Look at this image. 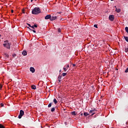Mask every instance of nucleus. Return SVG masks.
Here are the masks:
<instances>
[{"label":"nucleus","mask_w":128,"mask_h":128,"mask_svg":"<svg viewBox=\"0 0 128 128\" xmlns=\"http://www.w3.org/2000/svg\"><path fill=\"white\" fill-rule=\"evenodd\" d=\"M128 52V46H127L126 48H125V52Z\"/></svg>","instance_id":"obj_19"},{"label":"nucleus","mask_w":128,"mask_h":128,"mask_svg":"<svg viewBox=\"0 0 128 128\" xmlns=\"http://www.w3.org/2000/svg\"><path fill=\"white\" fill-rule=\"evenodd\" d=\"M40 12V9L38 8H35L32 10V14H38Z\"/></svg>","instance_id":"obj_1"},{"label":"nucleus","mask_w":128,"mask_h":128,"mask_svg":"<svg viewBox=\"0 0 128 128\" xmlns=\"http://www.w3.org/2000/svg\"><path fill=\"white\" fill-rule=\"evenodd\" d=\"M24 114V112L22 110H20V114L18 116V118H22V117Z\"/></svg>","instance_id":"obj_3"},{"label":"nucleus","mask_w":128,"mask_h":128,"mask_svg":"<svg viewBox=\"0 0 128 128\" xmlns=\"http://www.w3.org/2000/svg\"><path fill=\"white\" fill-rule=\"evenodd\" d=\"M31 88H32V90H36V86H34V85H32L31 86Z\"/></svg>","instance_id":"obj_12"},{"label":"nucleus","mask_w":128,"mask_h":128,"mask_svg":"<svg viewBox=\"0 0 128 128\" xmlns=\"http://www.w3.org/2000/svg\"><path fill=\"white\" fill-rule=\"evenodd\" d=\"M58 14H62L61 12H58Z\"/></svg>","instance_id":"obj_37"},{"label":"nucleus","mask_w":128,"mask_h":128,"mask_svg":"<svg viewBox=\"0 0 128 128\" xmlns=\"http://www.w3.org/2000/svg\"><path fill=\"white\" fill-rule=\"evenodd\" d=\"M60 72H62V70H60Z\"/></svg>","instance_id":"obj_42"},{"label":"nucleus","mask_w":128,"mask_h":128,"mask_svg":"<svg viewBox=\"0 0 128 128\" xmlns=\"http://www.w3.org/2000/svg\"><path fill=\"white\" fill-rule=\"evenodd\" d=\"M96 112V109L92 110L89 111V112L90 114H91V116H94V114H96V112Z\"/></svg>","instance_id":"obj_4"},{"label":"nucleus","mask_w":128,"mask_h":128,"mask_svg":"<svg viewBox=\"0 0 128 128\" xmlns=\"http://www.w3.org/2000/svg\"><path fill=\"white\" fill-rule=\"evenodd\" d=\"M27 24L28 26H29L30 28H32V26H31L30 24L27 23Z\"/></svg>","instance_id":"obj_25"},{"label":"nucleus","mask_w":128,"mask_h":128,"mask_svg":"<svg viewBox=\"0 0 128 128\" xmlns=\"http://www.w3.org/2000/svg\"><path fill=\"white\" fill-rule=\"evenodd\" d=\"M31 28H32V30H35L34 26H32Z\"/></svg>","instance_id":"obj_30"},{"label":"nucleus","mask_w":128,"mask_h":128,"mask_svg":"<svg viewBox=\"0 0 128 128\" xmlns=\"http://www.w3.org/2000/svg\"><path fill=\"white\" fill-rule=\"evenodd\" d=\"M125 72H128V68L125 70Z\"/></svg>","instance_id":"obj_27"},{"label":"nucleus","mask_w":128,"mask_h":128,"mask_svg":"<svg viewBox=\"0 0 128 128\" xmlns=\"http://www.w3.org/2000/svg\"><path fill=\"white\" fill-rule=\"evenodd\" d=\"M72 66H76V64H73Z\"/></svg>","instance_id":"obj_36"},{"label":"nucleus","mask_w":128,"mask_h":128,"mask_svg":"<svg viewBox=\"0 0 128 128\" xmlns=\"http://www.w3.org/2000/svg\"><path fill=\"white\" fill-rule=\"evenodd\" d=\"M0 106L2 107L4 106V104L3 103H0Z\"/></svg>","instance_id":"obj_31"},{"label":"nucleus","mask_w":128,"mask_h":128,"mask_svg":"<svg viewBox=\"0 0 128 128\" xmlns=\"http://www.w3.org/2000/svg\"><path fill=\"white\" fill-rule=\"evenodd\" d=\"M62 76H66V73H62Z\"/></svg>","instance_id":"obj_20"},{"label":"nucleus","mask_w":128,"mask_h":128,"mask_svg":"<svg viewBox=\"0 0 128 128\" xmlns=\"http://www.w3.org/2000/svg\"><path fill=\"white\" fill-rule=\"evenodd\" d=\"M0 128H6V127H4V126L2 124H0Z\"/></svg>","instance_id":"obj_18"},{"label":"nucleus","mask_w":128,"mask_h":128,"mask_svg":"<svg viewBox=\"0 0 128 128\" xmlns=\"http://www.w3.org/2000/svg\"><path fill=\"white\" fill-rule=\"evenodd\" d=\"M2 85L0 84V90H2Z\"/></svg>","instance_id":"obj_28"},{"label":"nucleus","mask_w":128,"mask_h":128,"mask_svg":"<svg viewBox=\"0 0 128 128\" xmlns=\"http://www.w3.org/2000/svg\"><path fill=\"white\" fill-rule=\"evenodd\" d=\"M58 32H61L62 30L60 29V28H59L58 29Z\"/></svg>","instance_id":"obj_22"},{"label":"nucleus","mask_w":128,"mask_h":128,"mask_svg":"<svg viewBox=\"0 0 128 128\" xmlns=\"http://www.w3.org/2000/svg\"><path fill=\"white\" fill-rule=\"evenodd\" d=\"M34 0H31V2H34Z\"/></svg>","instance_id":"obj_35"},{"label":"nucleus","mask_w":128,"mask_h":128,"mask_svg":"<svg viewBox=\"0 0 128 128\" xmlns=\"http://www.w3.org/2000/svg\"><path fill=\"white\" fill-rule=\"evenodd\" d=\"M116 12H120V9L116 8Z\"/></svg>","instance_id":"obj_15"},{"label":"nucleus","mask_w":128,"mask_h":128,"mask_svg":"<svg viewBox=\"0 0 128 128\" xmlns=\"http://www.w3.org/2000/svg\"><path fill=\"white\" fill-rule=\"evenodd\" d=\"M35 70H34V68L33 67L30 68V72H31L32 74H34Z\"/></svg>","instance_id":"obj_9"},{"label":"nucleus","mask_w":128,"mask_h":128,"mask_svg":"<svg viewBox=\"0 0 128 128\" xmlns=\"http://www.w3.org/2000/svg\"><path fill=\"white\" fill-rule=\"evenodd\" d=\"M68 68H70V66L68 64V65H67V66H64L63 69L64 70V72H66L68 70Z\"/></svg>","instance_id":"obj_8"},{"label":"nucleus","mask_w":128,"mask_h":128,"mask_svg":"<svg viewBox=\"0 0 128 128\" xmlns=\"http://www.w3.org/2000/svg\"><path fill=\"white\" fill-rule=\"evenodd\" d=\"M53 102L55 104H58V100H56V98L54 99Z\"/></svg>","instance_id":"obj_14"},{"label":"nucleus","mask_w":128,"mask_h":128,"mask_svg":"<svg viewBox=\"0 0 128 128\" xmlns=\"http://www.w3.org/2000/svg\"><path fill=\"white\" fill-rule=\"evenodd\" d=\"M22 14H26V12H24V10H22Z\"/></svg>","instance_id":"obj_29"},{"label":"nucleus","mask_w":128,"mask_h":128,"mask_svg":"<svg viewBox=\"0 0 128 128\" xmlns=\"http://www.w3.org/2000/svg\"><path fill=\"white\" fill-rule=\"evenodd\" d=\"M108 18L111 22H114V15H110L109 16Z\"/></svg>","instance_id":"obj_5"},{"label":"nucleus","mask_w":128,"mask_h":128,"mask_svg":"<svg viewBox=\"0 0 128 128\" xmlns=\"http://www.w3.org/2000/svg\"><path fill=\"white\" fill-rule=\"evenodd\" d=\"M34 26V28H38V25L34 24V26Z\"/></svg>","instance_id":"obj_26"},{"label":"nucleus","mask_w":128,"mask_h":128,"mask_svg":"<svg viewBox=\"0 0 128 128\" xmlns=\"http://www.w3.org/2000/svg\"><path fill=\"white\" fill-rule=\"evenodd\" d=\"M58 80L60 82H62V76H58Z\"/></svg>","instance_id":"obj_11"},{"label":"nucleus","mask_w":128,"mask_h":128,"mask_svg":"<svg viewBox=\"0 0 128 128\" xmlns=\"http://www.w3.org/2000/svg\"><path fill=\"white\" fill-rule=\"evenodd\" d=\"M4 42L5 44L9 43V42H8V40L4 41Z\"/></svg>","instance_id":"obj_23"},{"label":"nucleus","mask_w":128,"mask_h":128,"mask_svg":"<svg viewBox=\"0 0 128 128\" xmlns=\"http://www.w3.org/2000/svg\"><path fill=\"white\" fill-rule=\"evenodd\" d=\"M64 110H66V109H64Z\"/></svg>","instance_id":"obj_40"},{"label":"nucleus","mask_w":128,"mask_h":128,"mask_svg":"<svg viewBox=\"0 0 128 128\" xmlns=\"http://www.w3.org/2000/svg\"><path fill=\"white\" fill-rule=\"evenodd\" d=\"M32 32H34L36 34V32L35 31V30H32Z\"/></svg>","instance_id":"obj_33"},{"label":"nucleus","mask_w":128,"mask_h":128,"mask_svg":"<svg viewBox=\"0 0 128 128\" xmlns=\"http://www.w3.org/2000/svg\"><path fill=\"white\" fill-rule=\"evenodd\" d=\"M82 114H83L82 113V114H80V116H82Z\"/></svg>","instance_id":"obj_38"},{"label":"nucleus","mask_w":128,"mask_h":128,"mask_svg":"<svg viewBox=\"0 0 128 128\" xmlns=\"http://www.w3.org/2000/svg\"><path fill=\"white\" fill-rule=\"evenodd\" d=\"M71 114L72 116H76V111L72 112Z\"/></svg>","instance_id":"obj_13"},{"label":"nucleus","mask_w":128,"mask_h":128,"mask_svg":"<svg viewBox=\"0 0 128 128\" xmlns=\"http://www.w3.org/2000/svg\"><path fill=\"white\" fill-rule=\"evenodd\" d=\"M0 36H2L0 35Z\"/></svg>","instance_id":"obj_41"},{"label":"nucleus","mask_w":128,"mask_h":128,"mask_svg":"<svg viewBox=\"0 0 128 128\" xmlns=\"http://www.w3.org/2000/svg\"><path fill=\"white\" fill-rule=\"evenodd\" d=\"M52 103H50L48 105V108H50V106H52Z\"/></svg>","instance_id":"obj_21"},{"label":"nucleus","mask_w":128,"mask_h":128,"mask_svg":"<svg viewBox=\"0 0 128 128\" xmlns=\"http://www.w3.org/2000/svg\"><path fill=\"white\" fill-rule=\"evenodd\" d=\"M65 124H66V122H65Z\"/></svg>","instance_id":"obj_39"},{"label":"nucleus","mask_w":128,"mask_h":128,"mask_svg":"<svg viewBox=\"0 0 128 128\" xmlns=\"http://www.w3.org/2000/svg\"><path fill=\"white\" fill-rule=\"evenodd\" d=\"M52 16L50 14H48L45 16V20H50Z\"/></svg>","instance_id":"obj_7"},{"label":"nucleus","mask_w":128,"mask_h":128,"mask_svg":"<svg viewBox=\"0 0 128 128\" xmlns=\"http://www.w3.org/2000/svg\"><path fill=\"white\" fill-rule=\"evenodd\" d=\"M56 18H58L57 16H51L50 20L52 21V20H56Z\"/></svg>","instance_id":"obj_6"},{"label":"nucleus","mask_w":128,"mask_h":128,"mask_svg":"<svg viewBox=\"0 0 128 128\" xmlns=\"http://www.w3.org/2000/svg\"><path fill=\"white\" fill-rule=\"evenodd\" d=\"M28 28L32 32V29L30 28L29 27H28Z\"/></svg>","instance_id":"obj_32"},{"label":"nucleus","mask_w":128,"mask_h":128,"mask_svg":"<svg viewBox=\"0 0 128 128\" xmlns=\"http://www.w3.org/2000/svg\"><path fill=\"white\" fill-rule=\"evenodd\" d=\"M84 115L85 116H88V112H84Z\"/></svg>","instance_id":"obj_16"},{"label":"nucleus","mask_w":128,"mask_h":128,"mask_svg":"<svg viewBox=\"0 0 128 128\" xmlns=\"http://www.w3.org/2000/svg\"><path fill=\"white\" fill-rule=\"evenodd\" d=\"M11 12L12 14V13H14V10H11Z\"/></svg>","instance_id":"obj_34"},{"label":"nucleus","mask_w":128,"mask_h":128,"mask_svg":"<svg viewBox=\"0 0 128 128\" xmlns=\"http://www.w3.org/2000/svg\"><path fill=\"white\" fill-rule=\"evenodd\" d=\"M3 46L4 48H6L8 50H10V46H12V44L10 43H5L3 44Z\"/></svg>","instance_id":"obj_2"},{"label":"nucleus","mask_w":128,"mask_h":128,"mask_svg":"<svg viewBox=\"0 0 128 128\" xmlns=\"http://www.w3.org/2000/svg\"><path fill=\"white\" fill-rule=\"evenodd\" d=\"M22 54L23 56H26L28 54V52H26V51L24 50L23 51V52H22Z\"/></svg>","instance_id":"obj_10"},{"label":"nucleus","mask_w":128,"mask_h":128,"mask_svg":"<svg viewBox=\"0 0 128 128\" xmlns=\"http://www.w3.org/2000/svg\"><path fill=\"white\" fill-rule=\"evenodd\" d=\"M94 28H98V24H94Z\"/></svg>","instance_id":"obj_24"},{"label":"nucleus","mask_w":128,"mask_h":128,"mask_svg":"<svg viewBox=\"0 0 128 128\" xmlns=\"http://www.w3.org/2000/svg\"><path fill=\"white\" fill-rule=\"evenodd\" d=\"M56 110V108H52V109H51V112H54Z\"/></svg>","instance_id":"obj_17"}]
</instances>
